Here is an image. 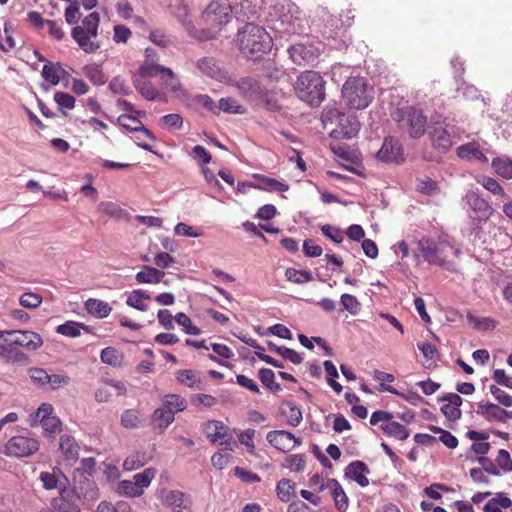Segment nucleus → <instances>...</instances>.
Masks as SVG:
<instances>
[{
    "label": "nucleus",
    "instance_id": "62",
    "mask_svg": "<svg viewBox=\"0 0 512 512\" xmlns=\"http://www.w3.org/2000/svg\"><path fill=\"white\" fill-rule=\"evenodd\" d=\"M161 66L152 62H144L138 69V75L143 79L156 77L161 72Z\"/></svg>",
    "mask_w": 512,
    "mask_h": 512
},
{
    "label": "nucleus",
    "instance_id": "55",
    "mask_svg": "<svg viewBox=\"0 0 512 512\" xmlns=\"http://www.w3.org/2000/svg\"><path fill=\"white\" fill-rule=\"evenodd\" d=\"M42 77L48 81L51 85H57L60 82V76L58 74V67L56 64L47 62L42 68Z\"/></svg>",
    "mask_w": 512,
    "mask_h": 512
},
{
    "label": "nucleus",
    "instance_id": "45",
    "mask_svg": "<svg viewBox=\"0 0 512 512\" xmlns=\"http://www.w3.org/2000/svg\"><path fill=\"white\" fill-rule=\"evenodd\" d=\"M146 454L144 452H135L126 457L123 462V469L133 471L143 467L146 464Z\"/></svg>",
    "mask_w": 512,
    "mask_h": 512
},
{
    "label": "nucleus",
    "instance_id": "57",
    "mask_svg": "<svg viewBox=\"0 0 512 512\" xmlns=\"http://www.w3.org/2000/svg\"><path fill=\"white\" fill-rule=\"evenodd\" d=\"M140 420L138 413L134 409H127L121 415V425L127 429H134L139 427Z\"/></svg>",
    "mask_w": 512,
    "mask_h": 512
},
{
    "label": "nucleus",
    "instance_id": "17",
    "mask_svg": "<svg viewBox=\"0 0 512 512\" xmlns=\"http://www.w3.org/2000/svg\"><path fill=\"white\" fill-rule=\"evenodd\" d=\"M368 474H370V469L362 460L352 461L344 470V476L355 481L360 487L369 485Z\"/></svg>",
    "mask_w": 512,
    "mask_h": 512
},
{
    "label": "nucleus",
    "instance_id": "11",
    "mask_svg": "<svg viewBox=\"0 0 512 512\" xmlns=\"http://www.w3.org/2000/svg\"><path fill=\"white\" fill-rule=\"evenodd\" d=\"M14 332L12 336H5L4 342L14 347H23L29 351H35L43 345L42 337L29 330H6Z\"/></svg>",
    "mask_w": 512,
    "mask_h": 512
},
{
    "label": "nucleus",
    "instance_id": "23",
    "mask_svg": "<svg viewBox=\"0 0 512 512\" xmlns=\"http://www.w3.org/2000/svg\"><path fill=\"white\" fill-rule=\"evenodd\" d=\"M59 448L66 461L75 463L79 459L80 447L74 437L70 435H62L60 437Z\"/></svg>",
    "mask_w": 512,
    "mask_h": 512
},
{
    "label": "nucleus",
    "instance_id": "43",
    "mask_svg": "<svg viewBox=\"0 0 512 512\" xmlns=\"http://www.w3.org/2000/svg\"><path fill=\"white\" fill-rule=\"evenodd\" d=\"M156 473L157 470L155 468L150 467L134 475V483L137 485L140 496L143 494V489L147 488L150 485Z\"/></svg>",
    "mask_w": 512,
    "mask_h": 512
},
{
    "label": "nucleus",
    "instance_id": "16",
    "mask_svg": "<svg viewBox=\"0 0 512 512\" xmlns=\"http://www.w3.org/2000/svg\"><path fill=\"white\" fill-rule=\"evenodd\" d=\"M428 135L434 149L441 154L449 152L453 146L451 134L443 126H428Z\"/></svg>",
    "mask_w": 512,
    "mask_h": 512
},
{
    "label": "nucleus",
    "instance_id": "4",
    "mask_svg": "<svg viewBox=\"0 0 512 512\" xmlns=\"http://www.w3.org/2000/svg\"><path fill=\"white\" fill-rule=\"evenodd\" d=\"M274 29L283 34H302L305 30L299 7L291 0H277L272 6Z\"/></svg>",
    "mask_w": 512,
    "mask_h": 512
},
{
    "label": "nucleus",
    "instance_id": "56",
    "mask_svg": "<svg viewBox=\"0 0 512 512\" xmlns=\"http://www.w3.org/2000/svg\"><path fill=\"white\" fill-rule=\"evenodd\" d=\"M53 406L49 403H42L38 409L31 415L32 423L31 426H35L36 423H40L45 419L52 417Z\"/></svg>",
    "mask_w": 512,
    "mask_h": 512
},
{
    "label": "nucleus",
    "instance_id": "13",
    "mask_svg": "<svg viewBox=\"0 0 512 512\" xmlns=\"http://www.w3.org/2000/svg\"><path fill=\"white\" fill-rule=\"evenodd\" d=\"M417 246L421 256L428 264L449 269L448 262L440 256L441 250L435 240L422 237L417 241Z\"/></svg>",
    "mask_w": 512,
    "mask_h": 512
},
{
    "label": "nucleus",
    "instance_id": "59",
    "mask_svg": "<svg viewBox=\"0 0 512 512\" xmlns=\"http://www.w3.org/2000/svg\"><path fill=\"white\" fill-rule=\"evenodd\" d=\"M19 303L25 308L34 309L41 305L42 297L34 292H25L20 296Z\"/></svg>",
    "mask_w": 512,
    "mask_h": 512
},
{
    "label": "nucleus",
    "instance_id": "49",
    "mask_svg": "<svg viewBox=\"0 0 512 512\" xmlns=\"http://www.w3.org/2000/svg\"><path fill=\"white\" fill-rule=\"evenodd\" d=\"M69 3V6L65 9L64 17L69 25H74L78 23L82 16L80 12V2L78 0H74Z\"/></svg>",
    "mask_w": 512,
    "mask_h": 512
},
{
    "label": "nucleus",
    "instance_id": "58",
    "mask_svg": "<svg viewBox=\"0 0 512 512\" xmlns=\"http://www.w3.org/2000/svg\"><path fill=\"white\" fill-rule=\"evenodd\" d=\"M28 373L31 380L39 387L46 386L51 379L50 374L43 368L33 367L29 369Z\"/></svg>",
    "mask_w": 512,
    "mask_h": 512
},
{
    "label": "nucleus",
    "instance_id": "32",
    "mask_svg": "<svg viewBox=\"0 0 512 512\" xmlns=\"http://www.w3.org/2000/svg\"><path fill=\"white\" fill-rule=\"evenodd\" d=\"M491 166L500 177L507 180L512 179V160L509 157H495Z\"/></svg>",
    "mask_w": 512,
    "mask_h": 512
},
{
    "label": "nucleus",
    "instance_id": "46",
    "mask_svg": "<svg viewBox=\"0 0 512 512\" xmlns=\"http://www.w3.org/2000/svg\"><path fill=\"white\" fill-rule=\"evenodd\" d=\"M175 322L183 327V330L188 335H200L201 329L193 325L191 319L183 312H179L174 316Z\"/></svg>",
    "mask_w": 512,
    "mask_h": 512
},
{
    "label": "nucleus",
    "instance_id": "10",
    "mask_svg": "<svg viewBox=\"0 0 512 512\" xmlns=\"http://www.w3.org/2000/svg\"><path fill=\"white\" fill-rule=\"evenodd\" d=\"M288 52L292 61L297 65L314 66L320 56L319 48L309 42L295 43L288 48Z\"/></svg>",
    "mask_w": 512,
    "mask_h": 512
},
{
    "label": "nucleus",
    "instance_id": "3",
    "mask_svg": "<svg viewBox=\"0 0 512 512\" xmlns=\"http://www.w3.org/2000/svg\"><path fill=\"white\" fill-rule=\"evenodd\" d=\"M342 99L350 109H366L374 99V87L362 76H350L341 90Z\"/></svg>",
    "mask_w": 512,
    "mask_h": 512
},
{
    "label": "nucleus",
    "instance_id": "61",
    "mask_svg": "<svg viewBox=\"0 0 512 512\" xmlns=\"http://www.w3.org/2000/svg\"><path fill=\"white\" fill-rule=\"evenodd\" d=\"M482 186L493 193L494 195H498L501 197H508L504 191V189L501 187V185L498 183V181L492 177L489 176H483L481 181H479Z\"/></svg>",
    "mask_w": 512,
    "mask_h": 512
},
{
    "label": "nucleus",
    "instance_id": "36",
    "mask_svg": "<svg viewBox=\"0 0 512 512\" xmlns=\"http://www.w3.org/2000/svg\"><path fill=\"white\" fill-rule=\"evenodd\" d=\"M176 380L189 388L200 389L201 380L197 376V373L190 369H181L176 373Z\"/></svg>",
    "mask_w": 512,
    "mask_h": 512
},
{
    "label": "nucleus",
    "instance_id": "31",
    "mask_svg": "<svg viewBox=\"0 0 512 512\" xmlns=\"http://www.w3.org/2000/svg\"><path fill=\"white\" fill-rule=\"evenodd\" d=\"M197 67L203 74L213 79H220L222 76V70L213 57H203L199 59Z\"/></svg>",
    "mask_w": 512,
    "mask_h": 512
},
{
    "label": "nucleus",
    "instance_id": "53",
    "mask_svg": "<svg viewBox=\"0 0 512 512\" xmlns=\"http://www.w3.org/2000/svg\"><path fill=\"white\" fill-rule=\"evenodd\" d=\"M439 491L452 492L454 489L442 483H433L423 489V494L433 500L442 499V495Z\"/></svg>",
    "mask_w": 512,
    "mask_h": 512
},
{
    "label": "nucleus",
    "instance_id": "33",
    "mask_svg": "<svg viewBox=\"0 0 512 512\" xmlns=\"http://www.w3.org/2000/svg\"><path fill=\"white\" fill-rule=\"evenodd\" d=\"M83 73L96 86L104 85L107 81L100 64L92 63L85 65Z\"/></svg>",
    "mask_w": 512,
    "mask_h": 512
},
{
    "label": "nucleus",
    "instance_id": "8",
    "mask_svg": "<svg viewBox=\"0 0 512 512\" xmlns=\"http://www.w3.org/2000/svg\"><path fill=\"white\" fill-rule=\"evenodd\" d=\"M230 4L224 1H211L202 13V21L221 30L232 19Z\"/></svg>",
    "mask_w": 512,
    "mask_h": 512
},
{
    "label": "nucleus",
    "instance_id": "9",
    "mask_svg": "<svg viewBox=\"0 0 512 512\" xmlns=\"http://www.w3.org/2000/svg\"><path fill=\"white\" fill-rule=\"evenodd\" d=\"M39 450V441L25 436H13L5 445L3 453L6 456L23 458L34 454Z\"/></svg>",
    "mask_w": 512,
    "mask_h": 512
},
{
    "label": "nucleus",
    "instance_id": "22",
    "mask_svg": "<svg viewBox=\"0 0 512 512\" xmlns=\"http://www.w3.org/2000/svg\"><path fill=\"white\" fill-rule=\"evenodd\" d=\"M327 487L331 490V495L339 512H346L349 506V498L339 481L334 478L328 479Z\"/></svg>",
    "mask_w": 512,
    "mask_h": 512
},
{
    "label": "nucleus",
    "instance_id": "18",
    "mask_svg": "<svg viewBox=\"0 0 512 512\" xmlns=\"http://www.w3.org/2000/svg\"><path fill=\"white\" fill-rule=\"evenodd\" d=\"M0 357L6 364L27 366L32 360L31 357L11 344H0Z\"/></svg>",
    "mask_w": 512,
    "mask_h": 512
},
{
    "label": "nucleus",
    "instance_id": "54",
    "mask_svg": "<svg viewBox=\"0 0 512 512\" xmlns=\"http://www.w3.org/2000/svg\"><path fill=\"white\" fill-rule=\"evenodd\" d=\"M208 439L212 443H216V442L220 441V445H222L225 450H229V451L233 450V446H232L233 437H232L231 433L229 432V430H225L223 433H221V435H219V431L209 433Z\"/></svg>",
    "mask_w": 512,
    "mask_h": 512
},
{
    "label": "nucleus",
    "instance_id": "47",
    "mask_svg": "<svg viewBox=\"0 0 512 512\" xmlns=\"http://www.w3.org/2000/svg\"><path fill=\"white\" fill-rule=\"evenodd\" d=\"M284 404H287L289 413L287 416V424L292 427H297L303 420V415L300 406L289 400H284Z\"/></svg>",
    "mask_w": 512,
    "mask_h": 512
},
{
    "label": "nucleus",
    "instance_id": "27",
    "mask_svg": "<svg viewBox=\"0 0 512 512\" xmlns=\"http://www.w3.org/2000/svg\"><path fill=\"white\" fill-rule=\"evenodd\" d=\"M85 309L89 314L99 319L108 317L112 311L111 306L107 302L94 298H89L85 302Z\"/></svg>",
    "mask_w": 512,
    "mask_h": 512
},
{
    "label": "nucleus",
    "instance_id": "41",
    "mask_svg": "<svg viewBox=\"0 0 512 512\" xmlns=\"http://www.w3.org/2000/svg\"><path fill=\"white\" fill-rule=\"evenodd\" d=\"M276 493L282 502L290 501L295 494V483L286 478L281 479L276 485Z\"/></svg>",
    "mask_w": 512,
    "mask_h": 512
},
{
    "label": "nucleus",
    "instance_id": "39",
    "mask_svg": "<svg viewBox=\"0 0 512 512\" xmlns=\"http://www.w3.org/2000/svg\"><path fill=\"white\" fill-rule=\"evenodd\" d=\"M263 76L273 82H278L283 76L284 71L279 68L275 61L266 59L262 63Z\"/></svg>",
    "mask_w": 512,
    "mask_h": 512
},
{
    "label": "nucleus",
    "instance_id": "5",
    "mask_svg": "<svg viewBox=\"0 0 512 512\" xmlns=\"http://www.w3.org/2000/svg\"><path fill=\"white\" fill-rule=\"evenodd\" d=\"M323 121L336 124V128L330 132V137L335 140L352 139L358 135L361 127L354 113L338 107H326L323 111Z\"/></svg>",
    "mask_w": 512,
    "mask_h": 512
},
{
    "label": "nucleus",
    "instance_id": "63",
    "mask_svg": "<svg viewBox=\"0 0 512 512\" xmlns=\"http://www.w3.org/2000/svg\"><path fill=\"white\" fill-rule=\"evenodd\" d=\"M322 234L336 244H340L344 240L343 231L330 224H325L321 227Z\"/></svg>",
    "mask_w": 512,
    "mask_h": 512
},
{
    "label": "nucleus",
    "instance_id": "28",
    "mask_svg": "<svg viewBox=\"0 0 512 512\" xmlns=\"http://www.w3.org/2000/svg\"><path fill=\"white\" fill-rule=\"evenodd\" d=\"M175 420L173 411L164 408H157L151 415L152 424L162 431L166 430Z\"/></svg>",
    "mask_w": 512,
    "mask_h": 512
},
{
    "label": "nucleus",
    "instance_id": "48",
    "mask_svg": "<svg viewBox=\"0 0 512 512\" xmlns=\"http://www.w3.org/2000/svg\"><path fill=\"white\" fill-rule=\"evenodd\" d=\"M101 361L111 366L120 365L122 354L114 347H106L100 352Z\"/></svg>",
    "mask_w": 512,
    "mask_h": 512
},
{
    "label": "nucleus",
    "instance_id": "50",
    "mask_svg": "<svg viewBox=\"0 0 512 512\" xmlns=\"http://www.w3.org/2000/svg\"><path fill=\"white\" fill-rule=\"evenodd\" d=\"M340 303L343 307V310L348 311L352 315H357L360 311V302L355 296L351 294H342L340 297Z\"/></svg>",
    "mask_w": 512,
    "mask_h": 512
},
{
    "label": "nucleus",
    "instance_id": "44",
    "mask_svg": "<svg viewBox=\"0 0 512 512\" xmlns=\"http://www.w3.org/2000/svg\"><path fill=\"white\" fill-rule=\"evenodd\" d=\"M427 428L435 434H440L439 441H441L449 449H455L458 446L459 441L457 437L454 436L451 432L432 424L428 425Z\"/></svg>",
    "mask_w": 512,
    "mask_h": 512
},
{
    "label": "nucleus",
    "instance_id": "21",
    "mask_svg": "<svg viewBox=\"0 0 512 512\" xmlns=\"http://www.w3.org/2000/svg\"><path fill=\"white\" fill-rule=\"evenodd\" d=\"M456 154L459 158L467 161L477 160L481 163H488V158L481 151L480 145L476 141L460 145L456 150Z\"/></svg>",
    "mask_w": 512,
    "mask_h": 512
},
{
    "label": "nucleus",
    "instance_id": "35",
    "mask_svg": "<svg viewBox=\"0 0 512 512\" xmlns=\"http://www.w3.org/2000/svg\"><path fill=\"white\" fill-rule=\"evenodd\" d=\"M151 299L150 294L142 289H136L131 292V294L127 297L126 304L129 307L135 308L139 311H146L148 309L147 304H145L142 300Z\"/></svg>",
    "mask_w": 512,
    "mask_h": 512
},
{
    "label": "nucleus",
    "instance_id": "38",
    "mask_svg": "<svg viewBox=\"0 0 512 512\" xmlns=\"http://www.w3.org/2000/svg\"><path fill=\"white\" fill-rule=\"evenodd\" d=\"M163 404L167 410L175 413L182 412L187 408V401L179 394H167L163 398Z\"/></svg>",
    "mask_w": 512,
    "mask_h": 512
},
{
    "label": "nucleus",
    "instance_id": "30",
    "mask_svg": "<svg viewBox=\"0 0 512 512\" xmlns=\"http://www.w3.org/2000/svg\"><path fill=\"white\" fill-rule=\"evenodd\" d=\"M380 429L389 437L399 440H406L410 436V431L402 424L396 421L384 422L380 425Z\"/></svg>",
    "mask_w": 512,
    "mask_h": 512
},
{
    "label": "nucleus",
    "instance_id": "40",
    "mask_svg": "<svg viewBox=\"0 0 512 512\" xmlns=\"http://www.w3.org/2000/svg\"><path fill=\"white\" fill-rule=\"evenodd\" d=\"M64 481L59 489V496L54 499H61L62 502L76 503L78 493L76 487H70V481L67 476H63Z\"/></svg>",
    "mask_w": 512,
    "mask_h": 512
},
{
    "label": "nucleus",
    "instance_id": "2",
    "mask_svg": "<svg viewBox=\"0 0 512 512\" xmlns=\"http://www.w3.org/2000/svg\"><path fill=\"white\" fill-rule=\"evenodd\" d=\"M239 95L248 103L270 112H279L282 105L273 90L268 89L253 76H243L234 82Z\"/></svg>",
    "mask_w": 512,
    "mask_h": 512
},
{
    "label": "nucleus",
    "instance_id": "6",
    "mask_svg": "<svg viewBox=\"0 0 512 512\" xmlns=\"http://www.w3.org/2000/svg\"><path fill=\"white\" fill-rule=\"evenodd\" d=\"M296 94L311 107H318L325 99V81L316 71H304L296 80Z\"/></svg>",
    "mask_w": 512,
    "mask_h": 512
},
{
    "label": "nucleus",
    "instance_id": "7",
    "mask_svg": "<svg viewBox=\"0 0 512 512\" xmlns=\"http://www.w3.org/2000/svg\"><path fill=\"white\" fill-rule=\"evenodd\" d=\"M375 159L383 164L402 165L406 162L403 144L394 136H386L381 148L375 154Z\"/></svg>",
    "mask_w": 512,
    "mask_h": 512
},
{
    "label": "nucleus",
    "instance_id": "12",
    "mask_svg": "<svg viewBox=\"0 0 512 512\" xmlns=\"http://www.w3.org/2000/svg\"><path fill=\"white\" fill-rule=\"evenodd\" d=\"M74 486L77 489L79 499L89 503L99 498L100 493L97 484L92 477L84 475L79 468L74 470Z\"/></svg>",
    "mask_w": 512,
    "mask_h": 512
},
{
    "label": "nucleus",
    "instance_id": "51",
    "mask_svg": "<svg viewBox=\"0 0 512 512\" xmlns=\"http://www.w3.org/2000/svg\"><path fill=\"white\" fill-rule=\"evenodd\" d=\"M54 101L58 105L59 110H71L75 106V97L67 92L57 91L54 93Z\"/></svg>",
    "mask_w": 512,
    "mask_h": 512
},
{
    "label": "nucleus",
    "instance_id": "34",
    "mask_svg": "<svg viewBox=\"0 0 512 512\" xmlns=\"http://www.w3.org/2000/svg\"><path fill=\"white\" fill-rule=\"evenodd\" d=\"M228 114L244 115L247 113V109L238 103V101L232 97L221 98L218 102V115L220 112Z\"/></svg>",
    "mask_w": 512,
    "mask_h": 512
},
{
    "label": "nucleus",
    "instance_id": "37",
    "mask_svg": "<svg viewBox=\"0 0 512 512\" xmlns=\"http://www.w3.org/2000/svg\"><path fill=\"white\" fill-rule=\"evenodd\" d=\"M40 424L43 428L44 437L48 439L54 440L55 435L61 432L62 422L56 415L45 419L44 421L40 422Z\"/></svg>",
    "mask_w": 512,
    "mask_h": 512
},
{
    "label": "nucleus",
    "instance_id": "60",
    "mask_svg": "<svg viewBox=\"0 0 512 512\" xmlns=\"http://www.w3.org/2000/svg\"><path fill=\"white\" fill-rule=\"evenodd\" d=\"M109 89L114 94L121 93L124 96H129L132 94V90L121 76H115L112 78V80L109 82Z\"/></svg>",
    "mask_w": 512,
    "mask_h": 512
},
{
    "label": "nucleus",
    "instance_id": "29",
    "mask_svg": "<svg viewBox=\"0 0 512 512\" xmlns=\"http://www.w3.org/2000/svg\"><path fill=\"white\" fill-rule=\"evenodd\" d=\"M378 389H379V391H382V392H389L391 394L400 396L401 398H403L404 400H406L413 406H417L420 403H427L425 398H423L417 392L412 391V390L408 391L407 393L400 392L393 386L387 385L385 383H380Z\"/></svg>",
    "mask_w": 512,
    "mask_h": 512
},
{
    "label": "nucleus",
    "instance_id": "1",
    "mask_svg": "<svg viewBox=\"0 0 512 512\" xmlns=\"http://www.w3.org/2000/svg\"><path fill=\"white\" fill-rule=\"evenodd\" d=\"M236 41L244 57L253 62L263 59L273 47V39L266 29L254 23H246L238 29Z\"/></svg>",
    "mask_w": 512,
    "mask_h": 512
},
{
    "label": "nucleus",
    "instance_id": "20",
    "mask_svg": "<svg viewBox=\"0 0 512 512\" xmlns=\"http://www.w3.org/2000/svg\"><path fill=\"white\" fill-rule=\"evenodd\" d=\"M252 177L257 180V183L255 182L254 188L258 190L286 192L290 188L289 184L285 181H279L275 178H271L263 174H253Z\"/></svg>",
    "mask_w": 512,
    "mask_h": 512
},
{
    "label": "nucleus",
    "instance_id": "52",
    "mask_svg": "<svg viewBox=\"0 0 512 512\" xmlns=\"http://www.w3.org/2000/svg\"><path fill=\"white\" fill-rule=\"evenodd\" d=\"M305 463L304 454H292L285 458L283 466L299 473L304 470Z\"/></svg>",
    "mask_w": 512,
    "mask_h": 512
},
{
    "label": "nucleus",
    "instance_id": "42",
    "mask_svg": "<svg viewBox=\"0 0 512 512\" xmlns=\"http://www.w3.org/2000/svg\"><path fill=\"white\" fill-rule=\"evenodd\" d=\"M285 278L286 280L296 284H304L310 282L313 279V276L312 273L308 270H297L295 268L289 267L285 271Z\"/></svg>",
    "mask_w": 512,
    "mask_h": 512
},
{
    "label": "nucleus",
    "instance_id": "14",
    "mask_svg": "<svg viewBox=\"0 0 512 512\" xmlns=\"http://www.w3.org/2000/svg\"><path fill=\"white\" fill-rule=\"evenodd\" d=\"M406 123L408 134L412 139L421 138L427 129V117L422 109L415 106H408L406 111Z\"/></svg>",
    "mask_w": 512,
    "mask_h": 512
},
{
    "label": "nucleus",
    "instance_id": "26",
    "mask_svg": "<svg viewBox=\"0 0 512 512\" xmlns=\"http://www.w3.org/2000/svg\"><path fill=\"white\" fill-rule=\"evenodd\" d=\"M164 275L165 273L163 271L152 266L144 265L142 266V270L136 274L135 280L139 284H156L162 281Z\"/></svg>",
    "mask_w": 512,
    "mask_h": 512
},
{
    "label": "nucleus",
    "instance_id": "24",
    "mask_svg": "<svg viewBox=\"0 0 512 512\" xmlns=\"http://www.w3.org/2000/svg\"><path fill=\"white\" fill-rule=\"evenodd\" d=\"M81 330H84L87 333L91 332L90 326L73 320L66 321L63 324L58 325L55 329L56 333L70 338L80 336Z\"/></svg>",
    "mask_w": 512,
    "mask_h": 512
},
{
    "label": "nucleus",
    "instance_id": "15",
    "mask_svg": "<svg viewBox=\"0 0 512 512\" xmlns=\"http://www.w3.org/2000/svg\"><path fill=\"white\" fill-rule=\"evenodd\" d=\"M464 200L480 221H487L494 213L493 207L480 196L478 190H469Z\"/></svg>",
    "mask_w": 512,
    "mask_h": 512
},
{
    "label": "nucleus",
    "instance_id": "25",
    "mask_svg": "<svg viewBox=\"0 0 512 512\" xmlns=\"http://www.w3.org/2000/svg\"><path fill=\"white\" fill-rule=\"evenodd\" d=\"M63 476H66L62 470L58 467L53 468V472H41L39 479L43 484V488L46 490L60 489Z\"/></svg>",
    "mask_w": 512,
    "mask_h": 512
},
{
    "label": "nucleus",
    "instance_id": "19",
    "mask_svg": "<svg viewBox=\"0 0 512 512\" xmlns=\"http://www.w3.org/2000/svg\"><path fill=\"white\" fill-rule=\"evenodd\" d=\"M292 439H294V434L287 430H273L266 435L269 444L282 452H289L293 449V446H291Z\"/></svg>",
    "mask_w": 512,
    "mask_h": 512
},
{
    "label": "nucleus",
    "instance_id": "64",
    "mask_svg": "<svg viewBox=\"0 0 512 512\" xmlns=\"http://www.w3.org/2000/svg\"><path fill=\"white\" fill-rule=\"evenodd\" d=\"M495 461L499 467V470L501 469L504 472H512V459L507 450L500 449L497 453Z\"/></svg>",
    "mask_w": 512,
    "mask_h": 512
}]
</instances>
